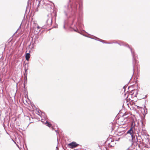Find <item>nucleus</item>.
<instances>
[{
	"label": "nucleus",
	"instance_id": "obj_9",
	"mask_svg": "<svg viewBox=\"0 0 150 150\" xmlns=\"http://www.w3.org/2000/svg\"><path fill=\"white\" fill-rule=\"evenodd\" d=\"M37 28L38 29H39L40 28V27H39V26H38L37 27Z\"/></svg>",
	"mask_w": 150,
	"mask_h": 150
},
{
	"label": "nucleus",
	"instance_id": "obj_6",
	"mask_svg": "<svg viewBox=\"0 0 150 150\" xmlns=\"http://www.w3.org/2000/svg\"><path fill=\"white\" fill-rule=\"evenodd\" d=\"M142 150H150V149L148 147H144L142 149Z\"/></svg>",
	"mask_w": 150,
	"mask_h": 150
},
{
	"label": "nucleus",
	"instance_id": "obj_11",
	"mask_svg": "<svg viewBox=\"0 0 150 150\" xmlns=\"http://www.w3.org/2000/svg\"><path fill=\"white\" fill-rule=\"evenodd\" d=\"M75 30V31H76V32H77V31H76V30Z\"/></svg>",
	"mask_w": 150,
	"mask_h": 150
},
{
	"label": "nucleus",
	"instance_id": "obj_10",
	"mask_svg": "<svg viewBox=\"0 0 150 150\" xmlns=\"http://www.w3.org/2000/svg\"><path fill=\"white\" fill-rule=\"evenodd\" d=\"M126 150H129V149H127Z\"/></svg>",
	"mask_w": 150,
	"mask_h": 150
},
{
	"label": "nucleus",
	"instance_id": "obj_4",
	"mask_svg": "<svg viewBox=\"0 0 150 150\" xmlns=\"http://www.w3.org/2000/svg\"><path fill=\"white\" fill-rule=\"evenodd\" d=\"M30 57V54L29 53H27L25 56V59L28 61Z\"/></svg>",
	"mask_w": 150,
	"mask_h": 150
},
{
	"label": "nucleus",
	"instance_id": "obj_1",
	"mask_svg": "<svg viewBox=\"0 0 150 150\" xmlns=\"http://www.w3.org/2000/svg\"><path fill=\"white\" fill-rule=\"evenodd\" d=\"M79 144L76 143L75 142H72L69 143L68 145V146L71 149L76 147L79 146Z\"/></svg>",
	"mask_w": 150,
	"mask_h": 150
},
{
	"label": "nucleus",
	"instance_id": "obj_8",
	"mask_svg": "<svg viewBox=\"0 0 150 150\" xmlns=\"http://www.w3.org/2000/svg\"><path fill=\"white\" fill-rule=\"evenodd\" d=\"M38 3H39V4H40L41 0H38Z\"/></svg>",
	"mask_w": 150,
	"mask_h": 150
},
{
	"label": "nucleus",
	"instance_id": "obj_3",
	"mask_svg": "<svg viewBox=\"0 0 150 150\" xmlns=\"http://www.w3.org/2000/svg\"><path fill=\"white\" fill-rule=\"evenodd\" d=\"M52 20L51 18H49L47 19L46 21L47 25H49L51 24Z\"/></svg>",
	"mask_w": 150,
	"mask_h": 150
},
{
	"label": "nucleus",
	"instance_id": "obj_5",
	"mask_svg": "<svg viewBox=\"0 0 150 150\" xmlns=\"http://www.w3.org/2000/svg\"><path fill=\"white\" fill-rule=\"evenodd\" d=\"M45 124L46 126H48L49 127H50L52 126V124L50 123L49 122H46L45 123Z\"/></svg>",
	"mask_w": 150,
	"mask_h": 150
},
{
	"label": "nucleus",
	"instance_id": "obj_12",
	"mask_svg": "<svg viewBox=\"0 0 150 150\" xmlns=\"http://www.w3.org/2000/svg\"><path fill=\"white\" fill-rule=\"evenodd\" d=\"M42 28H41V29H42Z\"/></svg>",
	"mask_w": 150,
	"mask_h": 150
},
{
	"label": "nucleus",
	"instance_id": "obj_2",
	"mask_svg": "<svg viewBox=\"0 0 150 150\" xmlns=\"http://www.w3.org/2000/svg\"><path fill=\"white\" fill-rule=\"evenodd\" d=\"M132 125L133 123H132V125L131 126L130 129L127 132V134H129L130 135H131L133 133V129L134 128V126Z\"/></svg>",
	"mask_w": 150,
	"mask_h": 150
},
{
	"label": "nucleus",
	"instance_id": "obj_7",
	"mask_svg": "<svg viewBox=\"0 0 150 150\" xmlns=\"http://www.w3.org/2000/svg\"><path fill=\"white\" fill-rule=\"evenodd\" d=\"M131 137H132V140H134L135 139V137L134 135L133 134L131 135Z\"/></svg>",
	"mask_w": 150,
	"mask_h": 150
}]
</instances>
